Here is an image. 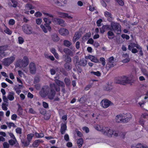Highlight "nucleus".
<instances>
[{"mask_svg": "<svg viewBox=\"0 0 148 148\" xmlns=\"http://www.w3.org/2000/svg\"><path fill=\"white\" fill-rule=\"evenodd\" d=\"M50 91L49 88L48 86H45L42 88L40 92V94L41 97H44L48 95V97L49 99H53L55 94V89L57 91L60 90L59 87H57V86H56L54 84L50 83Z\"/></svg>", "mask_w": 148, "mask_h": 148, "instance_id": "nucleus-1", "label": "nucleus"}, {"mask_svg": "<svg viewBox=\"0 0 148 148\" xmlns=\"http://www.w3.org/2000/svg\"><path fill=\"white\" fill-rule=\"evenodd\" d=\"M104 128L102 134L104 136L111 137L113 135L115 136H117L119 135L118 132L114 131L110 127L105 126Z\"/></svg>", "mask_w": 148, "mask_h": 148, "instance_id": "nucleus-2", "label": "nucleus"}, {"mask_svg": "<svg viewBox=\"0 0 148 148\" xmlns=\"http://www.w3.org/2000/svg\"><path fill=\"white\" fill-rule=\"evenodd\" d=\"M29 61L27 56L23 57V60H18L16 62V66L20 68H24L28 65Z\"/></svg>", "mask_w": 148, "mask_h": 148, "instance_id": "nucleus-3", "label": "nucleus"}, {"mask_svg": "<svg viewBox=\"0 0 148 148\" xmlns=\"http://www.w3.org/2000/svg\"><path fill=\"white\" fill-rule=\"evenodd\" d=\"M43 20L46 23L45 27L43 25H40V27L43 31L45 33L47 32V30L50 31L51 30V27L48 25L51 24V22L47 18H43Z\"/></svg>", "mask_w": 148, "mask_h": 148, "instance_id": "nucleus-4", "label": "nucleus"}, {"mask_svg": "<svg viewBox=\"0 0 148 148\" xmlns=\"http://www.w3.org/2000/svg\"><path fill=\"white\" fill-rule=\"evenodd\" d=\"M112 30L117 34L120 33L121 32V27L120 24L118 23L112 22L111 23Z\"/></svg>", "mask_w": 148, "mask_h": 148, "instance_id": "nucleus-5", "label": "nucleus"}, {"mask_svg": "<svg viewBox=\"0 0 148 148\" xmlns=\"http://www.w3.org/2000/svg\"><path fill=\"white\" fill-rule=\"evenodd\" d=\"M15 59V55H13L10 57L5 58L3 60V64L6 66H8L14 61Z\"/></svg>", "mask_w": 148, "mask_h": 148, "instance_id": "nucleus-6", "label": "nucleus"}, {"mask_svg": "<svg viewBox=\"0 0 148 148\" xmlns=\"http://www.w3.org/2000/svg\"><path fill=\"white\" fill-rule=\"evenodd\" d=\"M22 30L25 33L27 34H31L34 33L32 27L27 25H23L22 27Z\"/></svg>", "mask_w": 148, "mask_h": 148, "instance_id": "nucleus-7", "label": "nucleus"}, {"mask_svg": "<svg viewBox=\"0 0 148 148\" xmlns=\"http://www.w3.org/2000/svg\"><path fill=\"white\" fill-rule=\"evenodd\" d=\"M130 79L129 77L124 76L121 77V81L118 83L123 85H125L127 84L130 83Z\"/></svg>", "mask_w": 148, "mask_h": 148, "instance_id": "nucleus-8", "label": "nucleus"}, {"mask_svg": "<svg viewBox=\"0 0 148 148\" xmlns=\"http://www.w3.org/2000/svg\"><path fill=\"white\" fill-rule=\"evenodd\" d=\"M101 106L104 108L108 107L111 104V102L107 99H103L100 103Z\"/></svg>", "mask_w": 148, "mask_h": 148, "instance_id": "nucleus-9", "label": "nucleus"}, {"mask_svg": "<svg viewBox=\"0 0 148 148\" xmlns=\"http://www.w3.org/2000/svg\"><path fill=\"white\" fill-rule=\"evenodd\" d=\"M58 14L59 17L61 18H68L71 19L73 18V17L71 15L67 13L59 12H58Z\"/></svg>", "mask_w": 148, "mask_h": 148, "instance_id": "nucleus-10", "label": "nucleus"}, {"mask_svg": "<svg viewBox=\"0 0 148 148\" xmlns=\"http://www.w3.org/2000/svg\"><path fill=\"white\" fill-rule=\"evenodd\" d=\"M29 69L31 73L34 74L36 73V66L34 63L31 62L29 64Z\"/></svg>", "mask_w": 148, "mask_h": 148, "instance_id": "nucleus-11", "label": "nucleus"}, {"mask_svg": "<svg viewBox=\"0 0 148 148\" xmlns=\"http://www.w3.org/2000/svg\"><path fill=\"white\" fill-rule=\"evenodd\" d=\"M132 117V115L130 113L123 114V122H127L130 120Z\"/></svg>", "mask_w": 148, "mask_h": 148, "instance_id": "nucleus-12", "label": "nucleus"}, {"mask_svg": "<svg viewBox=\"0 0 148 148\" xmlns=\"http://www.w3.org/2000/svg\"><path fill=\"white\" fill-rule=\"evenodd\" d=\"M59 33L63 36H66L69 34V32L68 30L64 28H62L58 30Z\"/></svg>", "mask_w": 148, "mask_h": 148, "instance_id": "nucleus-13", "label": "nucleus"}, {"mask_svg": "<svg viewBox=\"0 0 148 148\" xmlns=\"http://www.w3.org/2000/svg\"><path fill=\"white\" fill-rule=\"evenodd\" d=\"M109 62L107 64V66L109 68L114 66V58L113 57H110L109 59Z\"/></svg>", "mask_w": 148, "mask_h": 148, "instance_id": "nucleus-14", "label": "nucleus"}, {"mask_svg": "<svg viewBox=\"0 0 148 148\" xmlns=\"http://www.w3.org/2000/svg\"><path fill=\"white\" fill-rule=\"evenodd\" d=\"M87 59L90 60L92 62L95 63H98L99 62V59L97 58L94 56L92 55H89L87 57Z\"/></svg>", "mask_w": 148, "mask_h": 148, "instance_id": "nucleus-15", "label": "nucleus"}, {"mask_svg": "<svg viewBox=\"0 0 148 148\" xmlns=\"http://www.w3.org/2000/svg\"><path fill=\"white\" fill-rule=\"evenodd\" d=\"M136 47L139 50H141V47L138 45L135 44L134 43H131L128 46V49L131 50L132 48Z\"/></svg>", "mask_w": 148, "mask_h": 148, "instance_id": "nucleus-16", "label": "nucleus"}, {"mask_svg": "<svg viewBox=\"0 0 148 148\" xmlns=\"http://www.w3.org/2000/svg\"><path fill=\"white\" fill-rule=\"evenodd\" d=\"M105 127L101 125H97L95 127V128L96 130L101 132L102 133L104 129V128Z\"/></svg>", "mask_w": 148, "mask_h": 148, "instance_id": "nucleus-17", "label": "nucleus"}, {"mask_svg": "<svg viewBox=\"0 0 148 148\" xmlns=\"http://www.w3.org/2000/svg\"><path fill=\"white\" fill-rule=\"evenodd\" d=\"M60 131L62 134H63L64 133L65 131L67 129V127L66 125V123H65L64 124L62 123L61 126Z\"/></svg>", "mask_w": 148, "mask_h": 148, "instance_id": "nucleus-18", "label": "nucleus"}, {"mask_svg": "<svg viewBox=\"0 0 148 148\" xmlns=\"http://www.w3.org/2000/svg\"><path fill=\"white\" fill-rule=\"evenodd\" d=\"M110 29L109 25H105L100 29V32L101 33H103L106 31Z\"/></svg>", "mask_w": 148, "mask_h": 148, "instance_id": "nucleus-19", "label": "nucleus"}, {"mask_svg": "<svg viewBox=\"0 0 148 148\" xmlns=\"http://www.w3.org/2000/svg\"><path fill=\"white\" fill-rule=\"evenodd\" d=\"M115 119L117 122H123V114L117 115Z\"/></svg>", "mask_w": 148, "mask_h": 148, "instance_id": "nucleus-20", "label": "nucleus"}, {"mask_svg": "<svg viewBox=\"0 0 148 148\" xmlns=\"http://www.w3.org/2000/svg\"><path fill=\"white\" fill-rule=\"evenodd\" d=\"M56 21L58 22L59 24L61 26H63L64 25L65 21L63 20L56 18H55L53 19V22Z\"/></svg>", "mask_w": 148, "mask_h": 148, "instance_id": "nucleus-21", "label": "nucleus"}, {"mask_svg": "<svg viewBox=\"0 0 148 148\" xmlns=\"http://www.w3.org/2000/svg\"><path fill=\"white\" fill-rule=\"evenodd\" d=\"M132 148H148V147L146 145L139 143L135 146H132Z\"/></svg>", "mask_w": 148, "mask_h": 148, "instance_id": "nucleus-22", "label": "nucleus"}, {"mask_svg": "<svg viewBox=\"0 0 148 148\" xmlns=\"http://www.w3.org/2000/svg\"><path fill=\"white\" fill-rule=\"evenodd\" d=\"M104 15L106 17L108 18V20L109 21H110L112 19V16L110 12L107 11H106L104 12Z\"/></svg>", "mask_w": 148, "mask_h": 148, "instance_id": "nucleus-23", "label": "nucleus"}, {"mask_svg": "<svg viewBox=\"0 0 148 148\" xmlns=\"http://www.w3.org/2000/svg\"><path fill=\"white\" fill-rule=\"evenodd\" d=\"M123 57L126 58L125 59H123L122 60V62L123 63H127L130 61V59L129 58L128 55L127 54H125L123 55Z\"/></svg>", "mask_w": 148, "mask_h": 148, "instance_id": "nucleus-24", "label": "nucleus"}, {"mask_svg": "<svg viewBox=\"0 0 148 148\" xmlns=\"http://www.w3.org/2000/svg\"><path fill=\"white\" fill-rule=\"evenodd\" d=\"M80 35L79 33L78 32H76L73 37V41L75 42L76 41L78 40L80 38Z\"/></svg>", "mask_w": 148, "mask_h": 148, "instance_id": "nucleus-25", "label": "nucleus"}, {"mask_svg": "<svg viewBox=\"0 0 148 148\" xmlns=\"http://www.w3.org/2000/svg\"><path fill=\"white\" fill-rule=\"evenodd\" d=\"M7 98L10 101L13 100L14 99L13 93L12 92L10 93L8 95Z\"/></svg>", "mask_w": 148, "mask_h": 148, "instance_id": "nucleus-26", "label": "nucleus"}, {"mask_svg": "<svg viewBox=\"0 0 148 148\" xmlns=\"http://www.w3.org/2000/svg\"><path fill=\"white\" fill-rule=\"evenodd\" d=\"M147 120L140 117L139 121L140 124L143 126L145 124V123Z\"/></svg>", "mask_w": 148, "mask_h": 148, "instance_id": "nucleus-27", "label": "nucleus"}, {"mask_svg": "<svg viewBox=\"0 0 148 148\" xmlns=\"http://www.w3.org/2000/svg\"><path fill=\"white\" fill-rule=\"evenodd\" d=\"M83 143V140L82 138L78 139L77 141V143L79 147H80Z\"/></svg>", "mask_w": 148, "mask_h": 148, "instance_id": "nucleus-28", "label": "nucleus"}, {"mask_svg": "<svg viewBox=\"0 0 148 148\" xmlns=\"http://www.w3.org/2000/svg\"><path fill=\"white\" fill-rule=\"evenodd\" d=\"M40 142V141L39 140H35L33 143V146L34 147H37L39 145Z\"/></svg>", "mask_w": 148, "mask_h": 148, "instance_id": "nucleus-29", "label": "nucleus"}, {"mask_svg": "<svg viewBox=\"0 0 148 148\" xmlns=\"http://www.w3.org/2000/svg\"><path fill=\"white\" fill-rule=\"evenodd\" d=\"M140 117L146 120H148V114L145 113L142 114L141 115Z\"/></svg>", "mask_w": 148, "mask_h": 148, "instance_id": "nucleus-30", "label": "nucleus"}, {"mask_svg": "<svg viewBox=\"0 0 148 148\" xmlns=\"http://www.w3.org/2000/svg\"><path fill=\"white\" fill-rule=\"evenodd\" d=\"M34 136V134H30L27 135V139L28 141L30 142L31 141Z\"/></svg>", "mask_w": 148, "mask_h": 148, "instance_id": "nucleus-31", "label": "nucleus"}, {"mask_svg": "<svg viewBox=\"0 0 148 148\" xmlns=\"http://www.w3.org/2000/svg\"><path fill=\"white\" fill-rule=\"evenodd\" d=\"M56 83L59 86H63L64 85V83L60 80H56L55 81Z\"/></svg>", "mask_w": 148, "mask_h": 148, "instance_id": "nucleus-32", "label": "nucleus"}, {"mask_svg": "<svg viewBox=\"0 0 148 148\" xmlns=\"http://www.w3.org/2000/svg\"><path fill=\"white\" fill-rule=\"evenodd\" d=\"M17 142L16 139H14L13 140H10L9 141V143L11 145H14V144H16Z\"/></svg>", "mask_w": 148, "mask_h": 148, "instance_id": "nucleus-33", "label": "nucleus"}, {"mask_svg": "<svg viewBox=\"0 0 148 148\" xmlns=\"http://www.w3.org/2000/svg\"><path fill=\"white\" fill-rule=\"evenodd\" d=\"M18 75L21 77H23L24 78H25L26 77V76L23 73V72L21 70H19L18 71Z\"/></svg>", "mask_w": 148, "mask_h": 148, "instance_id": "nucleus-34", "label": "nucleus"}, {"mask_svg": "<svg viewBox=\"0 0 148 148\" xmlns=\"http://www.w3.org/2000/svg\"><path fill=\"white\" fill-rule=\"evenodd\" d=\"M34 8V7L30 4H27L25 6V9L27 10H30Z\"/></svg>", "mask_w": 148, "mask_h": 148, "instance_id": "nucleus-35", "label": "nucleus"}, {"mask_svg": "<svg viewBox=\"0 0 148 148\" xmlns=\"http://www.w3.org/2000/svg\"><path fill=\"white\" fill-rule=\"evenodd\" d=\"M108 38L109 39H110L113 38L114 36V34L111 31H109L108 33Z\"/></svg>", "mask_w": 148, "mask_h": 148, "instance_id": "nucleus-36", "label": "nucleus"}, {"mask_svg": "<svg viewBox=\"0 0 148 148\" xmlns=\"http://www.w3.org/2000/svg\"><path fill=\"white\" fill-rule=\"evenodd\" d=\"M64 51L66 54L67 55H71L72 54L71 51L68 49H64Z\"/></svg>", "mask_w": 148, "mask_h": 148, "instance_id": "nucleus-37", "label": "nucleus"}, {"mask_svg": "<svg viewBox=\"0 0 148 148\" xmlns=\"http://www.w3.org/2000/svg\"><path fill=\"white\" fill-rule=\"evenodd\" d=\"M87 63V61L85 60H82L80 61V64L83 66H85Z\"/></svg>", "mask_w": 148, "mask_h": 148, "instance_id": "nucleus-38", "label": "nucleus"}, {"mask_svg": "<svg viewBox=\"0 0 148 148\" xmlns=\"http://www.w3.org/2000/svg\"><path fill=\"white\" fill-rule=\"evenodd\" d=\"M64 44V45L67 47H69L71 45V42L67 40H65Z\"/></svg>", "mask_w": 148, "mask_h": 148, "instance_id": "nucleus-39", "label": "nucleus"}, {"mask_svg": "<svg viewBox=\"0 0 148 148\" xmlns=\"http://www.w3.org/2000/svg\"><path fill=\"white\" fill-rule=\"evenodd\" d=\"M18 42L19 44H23L24 42V39L21 37H19L18 38Z\"/></svg>", "mask_w": 148, "mask_h": 148, "instance_id": "nucleus-40", "label": "nucleus"}, {"mask_svg": "<svg viewBox=\"0 0 148 148\" xmlns=\"http://www.w3.org/2000/svg\"><path fill=\"white\" fill-rule=\"evenodd\" d=\"M35 135L38 138H42L44 136V134L42 133L39 134L36 133H35Z\"/></svg>", "mask_w": 148, "mask_h": 148, "instance_id": "nucleus-41", "label": "nucleus"}, {"mask_svg": "<svg viewBox=\"0 0 148 148\" xmlns=\"http://www.w3.org/2000/svg\"><path fill=\"white\" fill-rule=\"evenodd\" d=\"M90 73L92 74L96 75L97 76H99L101 75V74L98 71L96 72L92 71L90 72Z\"/></svg>", "mask_w": 148, "mask_h": 148, "instance_id": "nucleus-42", "label": "nucleus"}, {"mask_svg": "<svg viewBox=\"0 0 148 148\" xmlns=\"http://www.w3.org/2000/svg\"><path fill=\"white\" fill-rule=\"evenodd\" d=\"M142 71L143 74L148 79V72L145 69H142Z\"/></svg>", "mask_w": 148, "mask_h": 148, "instance_id": "nucleus-43", "label": "nucleus"}, {"mask_svg": "<svg viewBox=\"0 0 148 148\" xmlns=\"http://www.w3.org/2000/svg\"><path fill=\"white\" fill-rule=\"evenodd\" d=\"M42 13L46 16H49L50 17H53V16L52 15L50 14L45 12H42Z\"/></svg>", "mask_w": 148, "mask_h": 148, "instance_id": "nucleus-44", "label": "nucleus"}, {"mask_svg": "<svg viewBox=\"0 0 148 148\" xmlns=\"http://www.w3.org/2000/svg\"><path fill=\"white\" fill-rule=\"evenodd\" d=\"M42 15V13L39 12H36L34 14L35 16L36 17H41Z\"/></svg>", "mask_w": 148, "mask_h": 148, "instance_id": "nucleus-45", "label": "nucleus"}, {"mask_svg": "<svg viewBox=\"0 0 148 148\" xmlns=\"http://www.w3.org/2000/svg\"><path fill=\"white\" fill-rule=\"evenodd\" d=\"M52 39L54 41H57L59 40V37L56 35H54L53 36Z\"/></svg>", "mask_w": 148, "mask_h": 148, "instance_id": "nucleus-46", "label": "nucleus"}, {"mask_svg": "<svg viewBox=\"0 0 148 148\" xmlns=\"http://www.w3.org/2000/svg\"><path fill=\"white\" fill-rule=\"evenodd\" d=\"M42 21V19L41 18H38L36 19V22L37 24L40 25Z\"/></svg>", "mask_w": 148, "mask_h": 148, "instance_id": "nucleus-47", "label": "nucleus"}, {"mask_svg": "<svg viewBox=\"0 0 148 148\" xmlns=\"http://www.w3.org/2000/svg\"><path fill=\"white\" fill-rule=\"evenodd\" d=\"M8 49V47L6 46H3L0 47V49L4 52V51L7 50Z\"/></svg>", "mask_w": 148, "mask_h": 148, "instance_id": "nucleus-48", "label": "nucleus"}, {"mask_svg": "<svg viewBox=\"0 0 148 148\" xmlns=\"http://www.w3.org/2000/svg\"><path fill=\"white\" fill-rule=\"evenodd\" d=\"M4 32L6 34H12V32L8 28H6L4 30Z\"/></svg>", "mask_w": 148, "mask_h": 148, "instance_id": "nucleus-49", "label": "nucleus"}, {"mask_svg": "<svg viewBox=\"0 0 148 148\" xmlns=\"http://www.w3.org/2000/svg\"><path fill=\"white\" fill-rule=\"evenodd\" d=\"M15 23V21L13 19H10L8 22L9 24L10 25H13Z\"/></svg>", "mask_w": 148, "mask_h": 148, "instance_id": "nucleus-50", "label": "nucleus"}, {"mask_svg": "<svg viewBox=\"0 0 148 148\" xmlns=\"http://www.w3.org/2000/svg\"><path fill=\"white\" fill-rule=\"evenodd\" d=\"M64 66L65 68L69 70L71 68L70 65L67 63H66L64 64Z\"/></svg>", "mask_w": 148, "mask_h": 148, "instance_id": "nucleus-51", "label": "nucleus"}, {"mask_svg": "<svg viewBox=\"0 0 148 148\" xmlns=\"http://www.w3.org/2000/svg\"><path fill=\"white\" fill-rule=\"evenodd\" d=\"M121 37L123 38H125L127 40H128L130 38V37L128 35L125 34H122Z\"/></svg>", "mask_w": 148, "mask_h": 148, "instance_id": "nucleus-52", "label": "nucleus"}, {"mask_svg": "<svg viewBox=\"0 0 148 148\" xmlns=\"http://www.w3.org/2000/svg\"><path fill=\"white\" fill-rule=\"evenodd\" d=\"M12 3L13 4L12 6L16 8L17 6V3L16 1H15L11 0Z\"/></svg>", "mask_w": 148, "mask_h": 148, "instance_id": "nucleus-53", "label": "nucleus"}, {"mask_svg": "<svg viewBox=\"0 0 148 148\" xmlns=\"http://www.w3.org/2000/svg\"><path fill=\"white\" fill-rule=\"evenodd\" d=\"M82 130L84 131L86 133H88L89 131V130L88 127H82Z\"/></svg>", "mask_w": 148, "mask_h": 148, "instance_id": "nucleus-54", "label": "nucleus"}, {"mask_svg": "<svg viewBox=\"0 0 148 148\" xmlns=\"http://www.w3.org/2000/svg\"><path fill=\"white\" fill-rule=\"evenodd\" d=\"M6 124L10 128L11 127H14L15 126L14 124L13 123H7Z\"/></svg>", "mask_w": 148, "mask_h": 148, "instance_id": "nucleus-55", "label": "nucleus"}, {"mask_svg": "<svg viewBox=\"0 0 148 148\" xmlns=\"http://www.w3.org/2000/svg\"><path fill=\"white\" fill-rule=\"evenodd\" d=\"M94 43V40L92 38H90L87 42V44H93Z\"/></svg>", "mask_w": 148, "mask_h": 148, "instance_id": "nucleus-56", "label": "nucleus"}, {"mask_svg": "<svg viewBox=\"0 0 148 148\" xmlns=\"http://www.w3.org/2000/svg\"><path fill=\"white\" fill-rule=\"evenodd\" d=\"M21 142L23 144L24 146H28L29 144V141L28 142H25L23 140H21Z\"/></svg>", "mask_w": 148, "mask_h": 148, "instance_id": "nucleus-57", "label": "nucleus"}, {"mask_svg": "<svg viewBox=\"0 0 148 148\" xmlns=\"http://www.w3.org/2000/svg\"><path fill=\"white\" fill-rule=\"evenodd\" d=\"M64 81L66 84L67 85H69L70 84V81L69 79L66 78H65L64 79Z\"/></svg>", "mask_w": 148, "mask_h": 148, "instance_id": "nucleus-58", "label": "nucleus"}, {"mask_svg": "<svg viewBox=\"0 0 148 148\" xmlns=\"http://www.w3.org/2000/svg\"><path fill=\"white\" fill-rule=\"evenodd\" d=\"M16 131L17 133L18 134H21V129L19 127L17 128L16 129Z\"/></svg>", "mask_w": 148, "mask_h": 148, "instance_id": "nucleus-59", "label": "nucleus"}, {"mask_svg": "<svg viewBox=\"0 0 148 148\" xmlns=\"http://www.w3.org/2000/svg\"><path fill=\"white\" fill-rule=\"evenodd\" d=\"M100 61L102 62V64L103 66L105 65L106 62H105V59L104 58H101L100 59Z\"/></svg>", "mask_w": 148, "mask_h": 148, "instance_id": "nucleus-60", "label": "nucleus"}, {"mask_svg": "<svg viewBox=\"0 0 148 148\" xmlns=\"http://www.w3.org/2000/svg\"><path fill=\"white\" fill-rule=\"evenodd\" d=\"M3 146L4 148H8L9 147V145L8 143L5 142L3 143Z\"/></svg>", "mask_w": 148, "mask_h": 148, "instance_id": "nucleus-61", "label": "nucleus"}, {"mask_svg": "<svg viewBox=\"0 0 148 148\" xmlns=\"http://www.w3.org/2000/svg\"><path fill=\"white\" fill-rule=\"evenodd\" d=\"M111 86L110 85H107L106 86L104 87V89L106 90H110Z\"/></svg>", "mask_w": 148, "mask_h": 148, "instance_id": "nucleus-62", "label": "nucleus"}, {"mask_svg": "<svg viewBox=\"0 0 148 148\" xmlns=\"http://www.w3.org/2000/svg\"><path fill=\"white\" fill-rule=\"evenodd\" d=\"M15 90L16 93L18 94H19L21 92V90L20 88L18 87L15 88Z\"/></svg>", "mask_w": 148, "mask_h": 148, "instance_id": "nucleus-63", "label": "nucleus"}, {"mask_svg": "<svg viewBox=\"0 0 148 148\" xmlns=\"http://www.w3.org/2000/svg\"><path fill=\"white\" fill-rule=\"evenodd\" d=\"M119 3V4L121 5H123L124 4L122 0H116Z\"/></svg>", "mask_w": 148, "mask_h": 148, "instance_id": "nucleus-64", "label": "nucleus"}]
</instances>
